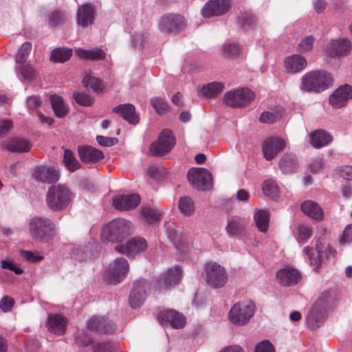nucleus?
Segmentation results:
<instances>
[{
  "mask_svg": "<svg viewBox=\"0 0 352 352\" xmlns=\"http://www.w3.org/2000/svg\"><path fill=\"white\" fill-rule=\"evenodd\" d=\"M335 293L333 289L322 292L313 304L307 316V323L311 329L319 328L324 322L327 311L334 305Z\"/></svg>",
  "mask_w": 352,
  "mask_h": 352,
  "instance_id": "obj_1",
  "label": "nucleus"
},
{
  "mask_svg": "<svg viewBox=\"0 0 352 352\" xmlns=\"http://www.w3.org/2000/svg\"><path fill=\"white\" fill-rule=\"evenodd\" d=\"M29 232L33 239L40 242L50 243L56 234L54 222L47 217L36 216L30 219Z\"/></svg>",
  "mask_w": 352,
  "mask_h": 352,
  "instance_id": "obj_2",
  "label": "nucleus"
},
{
  "mask_svg": "<svg viewBox=\"0 0 352 352\" xmlns=\"http://www.w3.org/2000/svg\"><path fill=\"white\" fill-rule=\"evenodd\" d=\"M132 223L122 218L113 219L102 227L101 239L111 243L120 242L133 232Z\"/></svg>",
  "mask_w": 352,
  "mask_h": 352,
  "instance_id": "obj_3",
  "label": "nucleus"
},
{
  "mask_svg": "<svg viewBox=\"0 0 352 352\" xmlns=\"http://www.w3.org/2000/svg\"><path fill=\"white\" fill-rule=\"evenodd\" d=\"M72 199V193L67 187L58 184L48 188L45 195L47 206L54 212L66 209Z\"/></svg>",
  "mask_w": 352,
  "mask_h": 352,
  "instance_id": "obj_4",
  "label": "nucleus"
},
{
  "mask_svg": "<svg viewBox=\"0 0 352 352\" xmlns=\"http://www.w3.org/2000/svg\"><path fill=\"white\" fill-rule=\"evenodd\" d=\"M332 83L330 74L324 71H313L302 77L300 88L302 91L319 93L327 89Z\"/></svg>",
  "mask_w": 352,
  "mask_h": 352,
  "instance_id": "obj_5",
  "label": "nucleus"
},
{
  "mask_svg": "<svg viewBox=\"0 0 352 352\" xmlns=\"http://www.w3.org/2000/svg\"><path fill=\"white\" fill-rule=\"evenodd\" d=\"M256 306L250 300H244L234 304L228 314L229 321L237 326L247 324L256 312Z\"/></svg>",
  "mask_w": 352,
  "mask_h": 352,
  "instance_id": "obj_6",
  "label": "nucleus"
},
{
  "mask_svg": "<svg viewBox=\"0 0 352 352\" xmlns=\"http://www.w3.org/2000/svg\"><path fill=\"white\" fill-rule=\"evenodd\" d=\"M255 98V94L248 88H239L226 92L224 102L229 107L239 108L248 105Z\"/></svg>",
  "mask_w": 352,
  "mask_h": 352,
  "instance_id": "obj_7",
  "label": "nucleus"
},
{
  "mask_svg": "<svg viewBox=\"0 0 352 352\" xmlns=\"http://www.w3.org/2000/svg\"><path fill=\"white\" fill-rule=\"evenodd\" d=\"M316 249L318 256H315L314 250L309 247L303 248V255L306 259L309 261L310 265L314 269L318 267L319 265L325 259L334 256V250L329 244H325L321 241L318 240L316 243Z\"/></svg>",
  "mask_w": 352,
  "mask_h": 352,
  "instance_id": "obj_8",
  "label": "nucleus"
},
{
  "mask_svg": "<svg viewBox=\"0 0 352 352\" xmlns=\"http://www.w3.org/2000/svg\"><path fill=\"white\" fill-rule=\"evenodd\" d=\"M190 185L200 190H207L212 186L210 173L204 168H190L187 175Z\"/></svg>",
  "mask_w": 352,
  "mask_h": 352,
  "instance_id": "obj_9",
  "label": "nucleus"
},
{
  "mask_svg": "<svg viewBox=\"0 0 352 352\" xmlns=\"http://www.w3.org/2000/svg\"><path fill=\"white\" fill-rule=\"evenodd\" d=\"M206 280L214 288L224 286L228 280V274L224 267L217 263H207L204 267Z\"/></svg>",
  "mask_w": 352,
  "mask_h": 352,
  "instance_id": "obj_10",
  "label": "nucleus"
},
{
  "mask_svg": "<svg viewBox=\"0 0 352 352\" xmlns=\"http://www.w3.org/2000/svg\"><path fill=\"white\" fill-rule=\"evenodd\" d=\"M175 145V138L171 131L163 130L158 140L151 144L150 152L155 156H163L169 153Z\"/></svg>",
  "mask_w": 352,
  "mask_h": 352,
  "instance_id": "obj_11",
  "label": "nucleus"
},
{
  "mask_svg": "<svg viewBox=\"0 0 352 352\" xmlns=\"http://www.w3.org/2000/svg\"><path fill=\"white\" fill-rule=\"evenodd\" d=\"M159 29L165 33H178L186 27V19L180 14L162 16L158 23Z\"/></svg>",
  "mask_w": 352,
  "mask_h": 352,
  "instance_id": "obj_12",
  "label": "nucleus"
},
{
  "mask_svg": "<svg viewBox=\"0 0 352 352\" xmlns=\"http://www.w3.org/2000/svg\"><path fill=\"white\" fill-rule=\"evenodd\" d=\"M129 270L127 260L122 257L118 258L109 266L106 274L107 279L111 283H119L125 278Z\"/></svg>",
  "mask_w": 352,
  "mask_h": 352,
  "instance_id": "obj_13",
  "label": "nucleus"
},
{
  "mask_svg": "<svg viewBox=\"0 0 352 352\" xmlns=\"http://www.w3.org/2000/svg\"><path fill=\"white\" fill-rule=\"evenodd\" d=\"M147 248V242L142 237H133L126 241L124 245H116L115 250L126 255L129 258H134L144 252Z\"/></svg>",
  "mask_w": 352,
  "mask_h": 352,
  "instance_id": "obj_14",
  "label": "nucleus"
},
{
  "mask_svg": "<svg viewBox=\"0 0 352 352\" xmlns=\"http://www.w3.org/2000/svg\"><path fill=\"white\" fill-rule=\"evenodd\" d=\"M96 8L91 3H85L78 7L76 12V24L82 28L91 26L95 21Z\"/></svg>",
  "mask_w": 352,
  "mask_h": 352,
  "instance_id": "obj_15",
  "label": "nucleus"
},
{
  "mask_svg": "<svg viewBox=\"0 0 352 352\" xmlns=\"http://www.w3.org/2000/svg\"><path fill=\"white\" fill-rule=\"evenodd\" d=\"M230 8V0H208L202 8V15L206 18L221 16Z\"/></svg>",
  "mask_w": 352,
  "mask_h": 352,
  "instance_id": "obj_16",
  "label": "nucleus"
},
{
  "mask_svg": "<svg viewBox=\"0 0 352 352\" xmlns=\"http://www.w3.org/2000/svg\"><path fill=\"white\" fill-rule=\"evenodd\" d=\"M87 327L90 331L98 333H113L116 329L115 324L104 316H94L87 322Z\"/></svg>",
  "mask_w": 352,
  "mask_h": 352,
  "instance_id": "obj_17",
  "label": "nucleus"
},
{
  "mask_svg": "<svg viewBox=\"0 0 352 352\" xmlns=\"http://www.w3.org/2000/svg\"><path fill=\"white\" fill-rule=\"evenodd\" d=\"M87 327L90 331L98 333H113L116 329L115 324L104 316H94L87 322Z\"/></svg>",
  "mask_w": 352,
  "mask_h": 352,
  "instance_id": "obj_18",
  "label": "nucleus"
},
{
  "mask_svg": "<svg viewBox=\"0 0 352 352\" xmlns=\"http://www.w3.org/2000/svg\"><path fill=\"white\" fill-rule=\"evenodd\" d=\"M182 270L175 267L167 270L162 277H160L155 283V289L159 293L176 284L181 278Z\"/></svg>",
  "mask_w": 352,
  "mask_h": 352,
  "instance_id": "obj_19",
  "label": "nucleus"
},
{
  "mask_svg": "<svg viewBox=\"0 0 352 352\" xmlns=\"http://www.w3.org/2000/svg\"><path fill=\"white\" fill-rule=\"evenodd\" d=\"M33 177L42 183H55L60 178V172L54 166L40 165L34 168Z\"/></svg>",
  "mask_w": 352,
  "mask_h": 352,
  "instance_id": "obj_20",
  "label": "nucleus"
},
{
  "mask_svg": "<svg viewBox=\"0 0 352 352\" xmlns=\"http://www.w3.org/2000/svg\"><path fill=\"white\" fill-rule=\"evenodd\" d=\"M148 289V283L144 279H140L134 283L129 296V303L132 308H138L142 305Z\"/></svg>",
  "mask_w": 352,
  "mask_h": 352,
  "instance_id": "obj_21",
  "label": "nucleus"
},
{
  "mask_svg": "<svg viewBox=\"0 0 352 352\" xmlns=\"http://www.w3.org/2000/svg\"><path fill=\"white\" fill-rule=\"evenodd\" d=\"M157 320L162 325H169L175 329H180L186 324L184 316L173 309L161 311Z\"/></svg>",
  "mask_w": 352,
  "mask_h": 352,
  "instance_id": "obj_22",
  "label": "nucleus"
},
{
  "mask_svg": "<svg viewBox=\"0 0 352 352\" xmlns=\"http://www.w3.org/2000/svg\"><path fill=\"white\" fill-rule=\"evenodd\" d=\"M286 142L284 140L271 137L267 138L263 144V153L267 160L273 159L278 152L284 149Z\"/></svg>",
  "mask_w": 352,
  "mask_h": 352,
  "instance_id": "obj_23",
  "label": "nucleus"
},
{
  "mask_svg": "<svg viewBox=\"0 0 352 352\" xmlns=\"http://www.w3.org/2000/svg\"><path fill=\"white\" fill-rule=\"evenodd\" d=\"M352 98V87L344 85L339 87L329 97L330 104L335 108H340Z\"/></svg>",
  "mask_w": 352,
  "mask_h": 352,
  "instance_id": "obj_24",
  "label": "nucleus"
},
{
  "mask_svg": "<svg viewBox=\"0 0 352 352\" xmlns=\"http://www.w3.org/2000/svg\"><path fill=\"white\" fill-rule=\"evenodd\" d=\"M283 63L286 73L292 74L301 72L307 65L306 58L296 54L287 56Z\"/></svg>",
  "mask_w": 352,
  "mask_h": 352,
  "instance_id": "obj_25",
  "label": "nucleus"
},
{
  "mask_svg": "<svg viewBox=\"0 0 352 352\" xmlns=\"http://www.w3.org/2000/svg\"><path fill=\"white\" fill-rule=\"evenodd\" d=\"M276 278L283 286H291L298 283L301 278L298 270L293 267H286L276 272Z\"/></svg>",
  "mask_w": 352,
  "mask_h": 352,
  "instance_id": "obj_26",
  "label": "nucleus"
},
{
  "mask_svg": "<svg viewBox=\"0 0 352 352\" xmlns=\"http://www.w3.org/2000/svg\"><path fill=\"white\" fill-rule=\"evenodd\" d=\"M140 202L138 194L122 195L113 199V206L119 210H129L136 208Z\"/></svg>",
  "mask_w": 352,
  "mask_h": 352,
  "instance_id": "obj_27",
  "label": "nucleus"
},
{
  "mask_svg": "<svg viewBox=\"0 0 352 352\" xmlns=\"http://www.w3.org/2000/svg\"><path fill=\"white\" fill-rule=\"evenodd\" d=\"M113 111L131 124H137L140 121L135 106L131 103L118 105L113 108Z\"/></svg>",
  "mask_w": 352,
  "mask_h": 352,
  "instance_id": "obj_28",
  "label": "nucleus"
},
{
  "mask_svg": "<svg viewBox=\"0 0 352 352\" xmlns=\"http://www.w3.org/2000/svg\"><path fill=\"white\" fill-rule=\"evenodd\" d=\"M351 47L350 41L340 38L332 41L327 47V52L331 57L346 55Z\"/></svg>",
  "mask_w": 352,
  "mask_h": 352,
  "instance_id": "obj_29",
  "label": "nucleus"
},
{
  "mask_svg": "<svg viewBox=\"0 0 352 352\" xmlns=\"http://www.w3.org/2000/svg\"><path fill=\"white\" fill-rule=\"evenodd\" d=\"M78 154L85 162H96L104 157L102 151L90 146H80Z\"/></svg>",
  "mask_w": 352,
  "mask_h": 352,
  "instance_id": "obj_30",
  "label": "nucleus"
},
{
  "mask_svg": "<svg viewBox=\"0 0 352 352\" xmlns=\"http://www.w3.org/2000/svg\"><path fill=\"white\" fill-rule=\"evenodd\" d=\"M98 245L95 243H90L82 247H78L73 250V256L75 260L79 261L91 259L94 257L97 251Z\"/></svg>",
  "mask_w": 352,
  "mask_h": 352,
  "instance_id": "obj_31",
  "label": "nucleus"
},
{
  "mask_svg": "<svg viewBox=\"0 0 352 352\" xmlns=\"http://www.w3.org/2000/svg\"><path fill=\"white\" fill-rule=\"evenodd\" d=\"M301 210L306 215L316 221H321L324 216L323 210L320 206L311 200L305 201L302 204Z\"/></svg>",
  "mask_w": 352,
  "mask_h": 352,
  "instance_id": "obj_32",
  "label": "nucleus"
},
{
  "mask_svg": "<svg viewBox=\"0 0 352 352\" xmlns=\"http://www.w3.org/2000/svg\"><path fill=\"white\" fill-rule=\"evenodd\" d=\"M15 70L19 79L21 80L32 81L36 78L37 75L35 68L29 63L16 64Z\"/></svg>",
  "mask_w": 352,
  "mask_h": 352,
  "instance_id": "obj_33",
  "label": "nucleus"
},
{
  "mask_svg": "<svg viewBox=\"0 0 352 352\" xmlns=\"http://www.w3.org/2000/svg\"><path fill=\"white\" fill-rule=\"evenodd\" d=\"M66 321L58 314H50L48 316V330L57 335H62L65 332Z\"/></svg>",
  "mask_w": 352,
  "mask_h": 352,
  "instance_id": "obj_34",
  "label": "nucleus"
},
{
  "mask_svg": "<svg viewBox=\"0 0 352 352\" xmlns=\"http://www.w3.org/2000/svg\"><path fill=\"white\" fill-rule=\"evenodd\" d=\"M298 165V159L294 154L286 153L280 160L279 166L284 174H291L295 172Z\"/></svg>",
  "mask_w": 352,
  "mask_h": 352,
  "instance_id": "obj_35",
  "label": "nucleus"
},
{
  "mask_svg": "<svg viewBox=\"0 0 352 352\" xmlns=\"http://www.w3.org/2000/svg\"><path fill=\"white\" fill-rule=\"evenodd\" d=\"M245 226V223L243 219L234 217L228 221L226 231L230 236H239L243 234Z\"/></svg>",
  "mask_w": 352,
  "mask_h": 352,
  "instance_id": "obj_36",
  "label": "nucleus"
},
{
  "mask_svg": "<svg viewBox=\"0 0 352 352\" xmlns=\"http://www.w3.org/2000/svg\"><path fill=\"white\" fill-rule=\"evenodd\" d=\"M31 144L25 139L14 138L7 143L6 148L10 152L25 153L30 150Z\"/></svg>",
  "mask_w": 352,
  "mask_h": 352,
  "instance_id": "obj_37",
  "label": "nucleus"
},
{
  "mask_svg": "<svg viewBox=\"0 0 352 352\" xmlns=\"http://www.w3.org/2000/svg\"><path fill=\"white\" fill-rule=\"evenodd\" d=\"M50 102L54 114L58 118H63L68 113L69 107L61 96L52 95L50 97Z\"/></svg>",
  "mask_w": 352,
  "mask_h": 352,
  "instance_id": "obj_38",
  "label": "nucleus"
},
{
  "mask_svg": "<svg viewBox=\"0 0 352 352\" xmlns=\"http://www.w3.org/2000/svg\"><path fill=\"white\" fill-rule=\"evenodd\" d=\"M331 141V136L328 133L322 130L316 131L310 135L311 144L316 148L325 146Z\"/></svg>",
  "mask_w": 352,
  "mask_h": 352,
  "instance_id": "obj_39",
  "label": "nucleus"
},
{
  "mask_svg": "<svg viewBox=\"0 0 352 352\" xmlns=\"http://www.w3.org/2000/svg\"><path fill=\"white\" fill-rule=\"evenodd\" d=\"M283 110L280 107L271 108L263 111L259 118L263 123L271 124L279 120L283 116Z\"/></svg>",
  "mask_w": 352,
  "mask_h": 352,
  "instance_id": "obj_40",
  "label": "nucleus"
},
{
  "mask_svg": "<svg viewBox=\"0 0 352 352\" xmlns=\"http://www.w3.org/2000/svg\"><path fill=\"white\" fill-rule=\"evenodd\" d=\"M67 18V11L61 9H56L48 14V25L51 28H56L64 24Z\"/></svg>",
  "mask_w": 352,
  "mask_h": 352,
  "instance_id": "obj_41",
  "label": "nucleus"
},
{
  "mask_svg": "<svg viewBox=\"0 0 352 352\" xmlns=\"http://www.w3.org/2000/svg\"><path fill=\"white\" fill-rule=\"evenodd\" d=\"M76 52L79 57L85 59L102 60L105 58L104 52L100 48H94L91 50L78 48L76 50Z\"/></svg>",
  "mask_w": 352,
  "mask_h": 352,
  "instance_id": "obj_42",
  "label": "nucleus"
},
{
  "mask_svg": "<svg viewBox=\"0 0 352 352\" xmlns=\"http://www.w3.org/2000/svg\"><path fill=\"white\" fill-rule=\"evenodd\" d=\"M312 235V228L308 224L300 223L296 227L295 238L299 243H305Z\"/></svg>",
  "mask_w": 352,
  "mask_h": 352,
  "instance_id": "obj_43",
  "label": "nucleus"
},
{
  "mask_svg": "<svg viewBox=\"0 0 352 352\" xmlns=\"http://www.w3.org/2000/svg\"><path fill=\"white\" fill-rule=\"evenodd\" d=\"M255 224L261 232H265L268 228L270 215L266 210H256L254 214Z\"/></svg>",
  "mask_w": 352,
  "mask_h": 352,
  "instance_id": "obj_44",
  "label": "nucleus"
},
{
  "mask_svg": "<svg viewBox=\"0 0 352 352\" xmlns=\"http://www.w3.org/2000/svg\"><path fill=\"white\" fill-rule=\"evenodd\" d=\"M223 89V84L218 82H212L202 87L201 94L206 98H213L222 92Z\"/></svg>",
  "mask_w": 352,
  "mask_h": 352,
  "instance_id": "obj_45",
  "label": "nucleus"
},
{
  "mask_svg": "<svg viewBox=\"0 0 352 352\" xmlns=\"http://www.w3.org/2000/svg\"><path fill=\"white\" fill-rule=\"evenodd\" d=\"M150 104L158 115H166L170 107L168 102L161 97H153L150 99Z\"/></svg>",
  "mask_w": 352,
  "mask_h": 352,
  "instance_id": "obj_46",
  "label": "nucleus"
},
{
  "mask_svg": "<svg viewBox=\"0 0 352 352\" xmlns=\"http://www.w3.org/2000/svg\"><path fill=\"white\" fill-rule=\"evenodd\" d=\"M72 50L69 48L59 47L54 50L51 54V60L56 63H64L72 56Z\"/></svg>",
  "mask_w": 352,
  "mask_h": 352,
  "instance_id": "obj_47",
  "label": "nucleus"
},
{
  "mask_svg": "<svg viewBox=\"0 0 352 352\" xmlns=\"http://www.w3.org/2000/svg\"><path fill=\"white\" fill-rule=\"evenodd\" d=\"M149 36L146 32H137L132 36L131 45L135 49L142 50L147 46Z\"/></svg>",
  "mask_w": 352,
  "mask_h": 352,
  "instance_id": "obj_48",
  "label": "nucleus"
},
{
  "mask_svg": "<svg viewBox=\"0 0 352 352\" xmlns=\"http://www.w3.org/2000/svg\"><path fill=\"white\" fill-rule=\"evenodd\" d=\"M63 162L67 168L71 172L80 168V164L70 150L66 149L65 151Z\"/></svg>",
  "mask_w": 352,
  "mask_h": 352,
  "instance_id": "obj_49",
  "label": "nucleus"
},
{
  "mask_svg": "<svg viewBox=\"0 0 352 352\" xmlns=\"http://www.w3.org/2000/svg\"><path fill=\"white\" fill-rule=\"evenodd\" d=\"M179 208L186 216H190L195 211L194 201L189 197H182L179 201Z\"/></svg>",
  "mask_w": 352,
  "mask_h": 352,
  "instance_id": "obj_50",
  "label": "nucleus"
},
{
  "mask_svg": "<svg viewBox=\"0 0 352 352\" xmlns=\"http://www.w3.org/2000/svg\"><path fill=\"white\" fill-rule=\"evenodd\" d=\"M264 194L271 198H275L279 195V188L274 180H267L263 184Z\"/></svg>",
  "mask_w": 352,
  "mask_h": 352,
  "instance_id": "obj_51",
  "label": "nucleus"
},
{
  "mask_svg": "<svg viewBox=\"0 0 352 352\" xmlns=\"http://www.w3.org/2000/svg\"><path fill=\"white\" fill-rule=\"evenodd\" d=\"M32 50V44L30 42L23 43L15 56L16 64L25 63Z\"/></svg>",
  "mask_w": 352,
  "mask_h": 352,
  "instance_id": "obj_52",
  "label": "nucleus"
},
{
  "mask_svg": "<svg viewBox=\"0 0 352 352\" xmlns=\"http://www.w3.org/2000/svg\"><path fill=\"white\" fill-rule=\"evenodd\" d=\"M83 84L86 87H90L94 91H101L103 89V84L102 81L92 76L91 74H88L85 76L83 78Z\"/></svg>",
  "mask_w": 352,
  "mask_h": 352,
  "instance_id": "obj_53",
  "label": "nucleus"
},
{
  "mask_svg": "<svg viewBox=\"0 0 352 352\" xmlns=\"http://www.w3.org/2000/svg\"><path fill=\"white\" fill-rule=\"evenodd\" d=\"M239 23L245 30H248L254 28L256 23V19L251 13H242L239 19Z\"/></svg>",
  "mask_w": 352,
  "mask_h": 352,
  "instance_id": "obj_54",
  "label": "nucleus"
},
{
  "mask_svg": "<svg viewBox=\"0 0 352 352\" xmlns=\"http://www.w3.org/2000/svg\"><path fill=\"white\" fill-rule=\"evenodd\" d=\"M223 54L230 58L236 57L241 50V47L237 43L227 42L222 47Z\"/></svg>",
  "mask_w": 352,
  "mask_h": 352,
  "instance_id": "obj_55",
  "label": "nucleus"
},
{
  "mask_svg": "<svg viewBox=\"0 0 352 352\" xmlns=\"http://www.w3.org/2000/svg\"><path fill=\"white\" fill-rule=\"evenodd\" d=\"M119 349L118 345L109 342L98 343L93 347V352H115Z\"/></svg>",
  "mask_w": 352,
  "mask_h": 352,
  "instance_id": "obj_56",
  "label": "nucleus"
},
{
  "mask_svg": "<svg viewBox=\"0 0 352 352\" xmlns=\"http://www.w3.org/2000/svg\"><path fill=\"white\" fill-rule=\"evenodd\" d=\"M142 212L145 220L149 223H153L158 221L161 215L159 210L149 207L144 208Z\"/></svg>",
  "mask_w": 352,
  "mask_h": 352,
  "instance_id": "obj_57",
  "label": "nucleus"
},
{
  "mask_svg": "<svg viewBox=\"0 0 352 352\" xmlns=\"http://www.w3.org/2000/svg\"><path fill=\"white\" fill-rule=\"evenodd\" d=\"M166 234L168 239L175 245H178L183 239L181 232L171 226H169L166 229Z\"/></svg>",
  "mask_w": 352,
  "mask_h": 352,
  "instance_id": "obj_58",
  "label": "nucleus"
},
{
  "mask_svg": "<svg viewBox=\"0 0 352 352\" xmlns=\"http://www.w3.org/2000/svg\"><path fill=\"white\" fill-rule=\"evenodd\" d=\"M73 97L76 102L82 106H89L92 104L91 97L85 93L75 92Z\"/></svg>",
  "mask_w": 352,
  "mask_h": 352,
  "instance_id": "obj_59",
  "label": "nucleus"
},
{
  "mask_svg": "<svg viewBox=\"0 0 352 352\" xmlns=\"http://www.w3.org/2000/svg\"><path fill=\"white\" fill-rule=\"evenodd\" d=\"M314 38L312 36H305L298 44V50L300 52H307L313 47Z\"/></svg>",
  "mask_w": 352,
  "mask_h": 352,
  "instance_id": "obj_60",
  "label": "nucleus"
},
{
  "mask_svg": "<svg viewBox=\"0 0 352 352\" xmlns=\"http://www.w3.org/2000/svg\"><path fill=\"white\" fill-rule=\"evenodd\" d=\"M14 305V299L8 296H5L0 300V309L3 312L10 311Z\"/></svg>",
  "mask_w": 352,
  "mask_h": 352,
  "instance_id": "obj_61",
  "label": "nucleus"
},
{
  "mask_svg": "<svg viewBox=\"0 0 352 352\" xmlns=\"http://www.w3.org/2000/svg\"><path fill=\"white\" fill-rule=\"evenodd\" d=\"M255 352H274V349L269 341L265 340L256 345Z\"/></svg>",
  "mask_w": 352,
  "mask_h": 352,
  "instance_id": "obj_62",
  "label": "nucleus"
},
{
  "mask_svg": "<svg viewBox=\"0 0 352 352\" xmlns=\"http://www.w3.org/2000/svg\"><path fill=\"white\" fill-rule=\"evenodd\" d=\"M12 128V122L10 120H0V138L5 136Z\"/></svg>",
  "mask_w": 352,
  "mask_h": 352,
  "instance_id": "obj_63",
  "label": "nucleus"
},
{
  "mask_svg": "<svg viewBox=\"0 0 352 352\" xmlns=\"http://www.w3.org/2000/svg\"><path fill=\"white\" fill-rule=\"evenodd\" d=\"M352 241V225L346 226L343 231L340 242L342 243H349Z\"/></svg>",
  "mask_w": 352,
  "mask_h": 352,
  "instance_id": "obj_64",
  "label": "nucleus"
}]
</instances>
